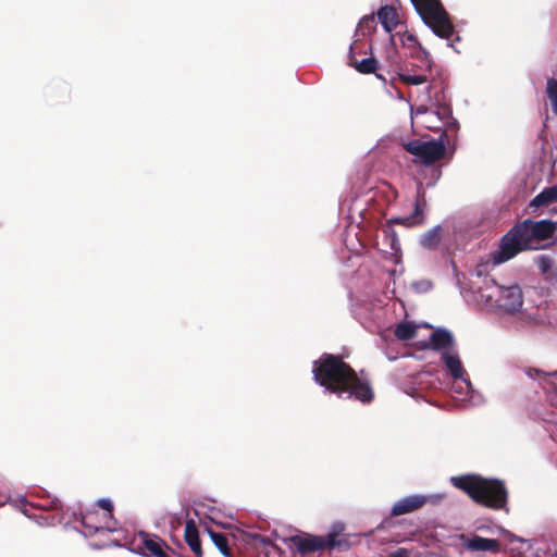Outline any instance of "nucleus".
<instances>
[{
  "label": "nucleus",
  "instance_id": "obj_1",
  "mask_svg": "<svg viewBox=\"0 0 557 557\" xmlns=\"http://www.w3.org/2000/svg\"><path fill=\"white\" fill-rule=\"evenodd\" d=\"M312 373L315 383L338 398H354L361 403H370L373 399V391L368 380L358 376L338 356L322 355L313 362Z\"/></svg>",
  "mask_w": 557,
  "mask_h": 557
},
{
  "label": "nucleus",
  "instance_id": "obj_2",
  "mask_svg": "<svg viewBox=\"0 0 557 557\" xmlns=\"http://www.w3.org/2000/svg\"><path fill=\"white\" fill-rule=\"evenodd\" d=\"M478 301L503 317H512L520 327L541 326L549 322L546 314L522 309L523 294L518 284L500 285L493 278L484 280L478 288Z\"/></svg>",
  "mask_w": 557,
  "mask_h": 557
},
{
  "label": "nucleus",
  "instance_id": "obj_3",
  "mask_svg": "<svg viewBox=\"0 0 557 557\" xmlns=\"http://www.w3.org/2000/svg\"><path fill=\"white\" fill-rule=\"evenodd\" d=\"M555 231V224L548 220H525L513 226L500 240L499 248L492 252L494 265L504 263L523 250L540 248V242L549 238Z\"/></svg>",
  "mask_w": 557,
  "mask_h": 557
},
{
  "label": "nucleus",
  "instance_id": "obj_4",
  "mask_svg": "<svg viewBox=\"0 0 557 557\" xmlns=\"http://www.w3.org/2000/svg\"><path fill=\"white\" fill-rule=\"evenodd\" d=\"M449 481L479 505L491 509H504L507 505L508 492L500 480L468 473L450 476Z\"/></svg>",
  "mask_w": 557,
  "mask_h": 557
},
{
  "label": "nucleus",
  "instance_id": "obj_5",
  "mask_svg": "<svg viewBox=\"0 0 557 557\" xmlns=\"http://www.w3.org/2000/svg\"><path fill=\"white\" fill-rule=\"evenodd\" d=\"M411 2L425 26L435 36L446 40L447 47L458 52L455 42L459 41L460 37L441 0H411Z\"/></svg>",
  "mask_w": 557,
  "mask_h": 557
},
{
  "label": "nucleus",
  "instance_id": "obj_6",
  "mask_svg": "<svg viewBox=\"0 0 557 557\" xmlns=\"http://www.w3.org/2000/svg\"><path fill=\"white\" fill-rule=\"evenodd\" d=\"M446 131H443L437 140H413L406 145V150L421 159L425 164L440 160L445 153Z\"/></svg>",
  "mask_w": 557,
  "mask_h": 557
},
{
  "label": "nucleus",
  "instance_id": "obj_7",
  "mask_svg": "<svg viewBox=\"0 0 557 557\" xmlns=\"http://www.w3.org/2000/svg\"><path fill=\"white\" fill-rule=\"evenodd\" d=\"M445 497L443 493L412 494L398 499L391 508L392 516H401L420 509L425 504H438Z\"/></svg>",
  "mask_w": 557,
  "mask_h": 557
},
{
  "label": "nucleus",
  "instance_id": "obj_8",
  "mask_svg": "<svg viewBox=\"0 0 557 557\" xmlns=\"http://www.w3.org/2000/svg\"><path fill=\"white\" fill-rule=\"evenodd\" d=\"M162 544L158 536L140 531L135 535L131 550L141 556L168 557Z\"/></svg>",
  "mask_w": 557,
  "mask_h": 557
},
{
  "label": "nucleus",
  "instance_id": "obj_9",
  "mask_svg": "<svg viewBox=\"0 0 557 557\" xmlns=\"http://www.w3.org/2000/svg\"><path fill=\"white\" fill-rule=\"evenodd\" d=\"M411 117L418 119V122L430 131H441L443 128V107L436 110L425 106H419L416 109L411 107Z\"/></svg>",
  "mask_w": 557,
  "mask_h": 557
},
{
  "label": "nucleus",
  "instance_id": "obj_10",
  "mask_svg": "<svg viewBox=\"0 0 557 557\" xmlns=\"http://www.w3.org/2000/svg\"><path fill=\"white\" fill-rule=\"evenodd\" d=\"M290 541L300 553H311L339 545V542L334 539L333 534H329L327 539L318 536H293Z\"/></svg>",
  "mask_w": 557,
  "mask_h": 557
},
{
  "label": "nucleus",
  "instance_id": "obj_11",
  "mask_svg": "<svg viewBox=\"0 0 557 557\" xmlns=\"http://www.w3.org/2000/svg\"><path fill=\"white\" fill-rule=\"evenodd\" d=\"M458 539L461 546L470 552L498 553L500 549V543L495 539H486L479 535L468 536L466 534H459Z\"/></svg>",
  "mask_w": 557,
  "mask_h": 557
},
{
  "label": "nucleus",
  "instance_id": "obj_12",
  "mask_svg": "<svg viewBox=\"0 0 557 557\" xmlns=\"http://www.w3.org/2000/svg\"><path fill=\"white\" fill-rule=\"evenodd\" d=\"M441 361L444 369L454 380H465L467 371L461 362L457 348L450 351H444L441 355Z\"/></svg>",
  "mask_w": 557,
  "mask_h": 557
},
{
  "label": "nucleus",
  "instance_id": "obj_13",
  "mask_svg": "<svg viewBox=\"0 0 557 557\" xmlns=\"http://www.w3.org/2000/svg\"><path fill=\"white\" fill-rule=\"evenodd\" d=\"M430 346L433 350L443 355L456 348L454 335L446 329H437L430 336Z\"/></svg>",
  "mask_w": 557,
  "mask_h": 557
},
{
  "label": "nucleus",
  "instance_id": "obj_14",
  "mask_svg": "<svg viewBox=\"0 0 557 557\" xmlns=\"http://www.w3.org/2000/svg\"><path fill=\"white\" fill-rule=\"evenodd\" d=\"M534 262L546 281L557 284V259L548 255H541L535 257Z\"/></svg>",
  "mask_w": 557,
  "mask_h": 557
},
{
  "label": "nucleus",
  "instance_id": "obj_15",
  "mask_svg": "<svg viewBox=\"0 0 557 557\" xmlns=\"http://www.w3.org/2000/svg\"><path fill=\"white\" fill-rule=\"evenodd\" d=\"M184 539L196 557H202L201 544L199 541V532L194 519L185 522Z\"/></svg>",
  "mask_w": 557,
  "mask_h": 557
},
{
  "label": "nucleus",
  "instance_id": "obj_16",
  "mask_svg": "<svg viewBox=\"0 0 557 557\" xmlns=\"http://www.w3.org/2000/svg\"><path fill=\"white\" fill-rule=\"evenodd\" d=\"M399 38L401 44L405 47H416L419 50V53L421 54V69L424 72H430L432 67V61L429 58L428 52L423 49V47L420 45V42L417 40L416 36L409 32H404L399 34Z\"/></svg>",
  "mask_w": 557,
  "mask_h": 557
},
{
  "label": "nucleus",
  "instance_id": "obj_17",
  "mask_svg": "<svg viewBox=\"0 0 557 557\" xmlns=\"http://www.w3.org/2000/svg\"><path fill=\"white\" fill-rule=\"evenodd\" d=\"M443 238V228L441 225H435L428 232L421 235L420 245L423 248L434 250L438 247Z\"/></svg>",
  "mask_w": 557,
  "mask_h": 557
},
{
  "label": "nucleus",
  "instance_id": "obj_18",
  "mask_svg": "<svg viewBox=\"0 0 557 557\" xmlns=\"http://www.w3.org/2000/svg\"><path fill=\"white\" fill-rule=\"evenodd\" d=\"M377 18L383 28L388 33H391L398 24L397 12L389 5H384L379 10Z\"/></svg>",
  "mask_w": 557,
  "mask_h": 557
},
{
  "label": "nucleus",
  "instance_id": "obj_19",
  "mask_svg": "<svg viewBox=\"0 0 557 557\" xmlns=\"http://www.w3.org/2000/svg\"><path fill=\"white\" fill-rule=\"evenodd\" d=\"M462 383L465 384V397L459 398L461 401L469 406H481L484 404L483 395L473 387L469 379L462 380Z\"/></svg>",
  "mask_w": 557,
  "mask_h": 557
},
{
  "label": "nucleus",
  "instance_id": "obj_20",
  "mask_svg": "<svg viewBox=\"0 0 557 557\" xmlns=\"http://www.w3.org/2000/svg\"><path fill=\"white\" fill-rule=\"evenodd\" d=\"M557 201V186L543 189L530 202V208H540L542 206Z\"/></svg>",
  "mask_w": 557,
  "mask_h": 557
},
{
  "label": "nucleus",
  "instance_id": "obj_21",
  "mask_svg": "<svg viewBox=\"0 0 557 557\" xmlns=\"http://www.w3.org/2000/svg\"><path fill=\"white\" fill-rule=\"evenodd\" d=\"M395 223L403 224L405 226L411 227L414 225H419L424 221L423 210L421 208V203L419 200L414 203L413 213L408 216H400L392 220Z\"/></svg>",
  "mask_w": 557,
  "mask_h": 557
},
{
  "label": "nucleus",
  "instance_id": "obj_22",
  "mask_svg": "<svg viewBox=\"0 0 557 557\" xmlns=\"http://www.w3.org/2000/svg\"><path fill=\"white\" fill-rule=\"evenodd\" d=\"M207 531H208V534H209L212 543L220 550V553L224 557H232V554H231V550L228 547L227 537L223 533L214 532L210 529H208Z\"/></svg>",
  "mask_w": 557,
  "mask_h": 557
},
{
  "label": "nucleus",
  "instance_id": "obj_23",
  "mask_svg": "<svg viewBox=\"0 0 557 557\" xmlns=\"http://www.w3.org/2000/svg\"><path fill=\"white\" fill-rule=\"evenodd\" d=\"M395 336L400 341H409L416 337L417 325L411 322H403L396 325Z\"/></svg>",
  "mask_w": 557,
  "mask_h": 557
},
{
  "label": "nucleus",
  "instance_id": "obj_24",
  "mask_svg": "<svg viewBox=\"0 0 557 557\" xmlns=\"http://www.w3.org/2000/svg\"><path fill=\"white\" fill-rule=\"evenodd\" d=\"M350 64L355 66V69L363 74L373 73L376 69V61L374 58H366L360 62H355L354 58L350 57Z\"/></svg>",
  "mask_w": 557,
  "mask_h": 557
},
{
  "label": "nucleus",
  "instance_id": "obj_25",
  "mask_svg": "<svg viewBox=\"0 0 557 557\" xmlns=\"http://www.w3.org/2000/svg\"><path fill=\"white\" fill-rule=\"evenodd\" d=\"M399 79L408 85H421L428 82V76L425 74H413L409 71H405L399 74Z\"/></svg>",
  "mask_w": 557,
  "mask_h": 557
},
{
  "label": "nucleus",
  "instance_id": "obj_26",
  "mask_svg": "<svg viewBox=\"0 0 557 557\" xmlns=\"http://www.w3.org/2000/svg\"><path fill=\"white\" fill-rule=\"evenodd\" d=\"M375 28V18L373 15L363 16L357 27V33H361L364 36L367 33H371Z\"/></svg>",
  "mask_w": 557,
  "mask_h": 557
},
{
  "label": "nucleus",
  "instance_id": "obj_27",
  "mask_svg": "<svg viewBox=\"0 0 557 557\" xmlns=\"http://www.w3.org/2000/svg\"><path fill=\"white\" fill-rule=\"evenodd\" d=\"M443 117L444 123L443 126L449 129H458L459 124L458 121L453 116V112L450 108L443 106Z\"/></svg>",
  "mask_w": 557,
  "mask_h": 557
},
{
  "label": "nucleus",
  "instance_id": "obj_28",
  "mask_svg": "<svg viewBox=\"0 0 557 557\" xmlns=\"http://www.w3.org/2000/svg\"><path fill=\"white\" fill-rule=\"evenodd\" d=\"M411 286L417 293H426L432 289L433 284L430 280L423 278L412 282Z\"/></svg>",
  "mask_w": 557,
  "mask_h": 557
},
{
  "label": "nucleus",
  "instance_id": "obj_29",
  "mask_svg": "<svg viewBox=\"0 0 557 557\" xmlns=\"http://www.w3.org/2000/svg\"><path fill=\"white\" fill-rule=\"evenodd\" d=\"M525 375L529 376L530 379L532 380H539L541 381L542 379H544L547 374L539 369H527L525 370Z\"/></svg>",
  "mask_w": 557,
  "mask_h": 557
},
{
  "label": "nucleus",
  "instance_id": "obj_30",
  "mask_svg": "<svg viewBox=\"0 0 557 557\" xmlns=\"http://www.w3.org/2000/svg\"><path fill=\"white\" fill-rule=\"evenodd\" d=\"M98 505L103 508L104 510H107L109 513H111L112 509H113V504L111 502V499L109 498H100L98 500Z\"/></svg>",
  "mask_w": 557,
  "mask_h": 557
},
{
  "label": "nucleus",
  "instance_id": "obj_31",
  "mask_svg": "<svg viewBox=\"0 0 557 557\" xmlns=\"http://www.w3.org/2000/svg\"><path fill=\"white\" fill-rule=\"evenodd\" d=\"M459 381H460L459 383L454 384L453 391H454V393L459 395L461 398V397H465V384L462 383V380H459Z\"/></svg>",
  "mask_w": 557,
  "mask_h": 557
},
{
  "label": "nucleus",
  "instance_id": "obj_32",
  "mask_svg": "<svg viewBox=\"0 0 557 557\" xmlns=\"http://www.w3.org/2000/svg\"><path fill=\"white\" fill-rule=\"evenodd\" d=\"M388 557H409V554L405 548H398L397 550L391 553Z\"/></svg>",
  "mask_w": 557,
  "mask_h": 557
},
{
  "label": "nucleus",
  "instance_id": "obj_33",
  "mask_svg": "<svg viewBox=\"0 0 557 557\" xmlns=\"http://www.w3.org/2000/svg\"><path fill=\"white\" fill-rule=\"evenodd\" d=\"M83 524L87 529L85 531V535L92 534V533H96L99 531V527H94V525L87 524L85 521H83Z\"/></svg>",
  "mask_w": 557,
  "mask_h": 557
},
{
  "label": "nucleus",
  "instance_id": "obj_34",
  "mask_svg": "<svg viewBox=\"0 0 557 557\" xmlns=\"http://www.w3.org/2000/svg\"><path fill=\"white\" fill-rule=\"evenodd\" d=\"M366 327L369 329L371 332H374L375 330H379L381 327L379 322H373L366 324Z\"/></svg>",
  "mask_w": 557,
  "mask_h": 557
},
{
  "label": "nucleus",
  "instance_id": "obj_35",
  "mask_svg": "<svg viewBox=\"0 0 557 557\" xmlns=\"http://www.w3.org/2000/svg\"><path fill=\"white\" fill-rule=\"evenodd\" d=\"M392 248L397 250L398 249V243H396L395 238H393Z\"/></svg>",
  "mask_w": 557,
  "mask_h": 557
},
{
  "label": "nucleus",
  "instance_id": "obj_36",
  "mask_svg": "<svg viewBox=\"0 0 557 557\" xmlns=\"http://www.w3.org/2000/svg\"><path fill=\"white\" fill-rule=\"evenodd\" d=\"M20 500H21V503H25V502H26V498H25L24 496H22V497L20 498Z\"/></svg>",
  "mask_w": 557,
  "mask_h": 557
}]
</instances>
